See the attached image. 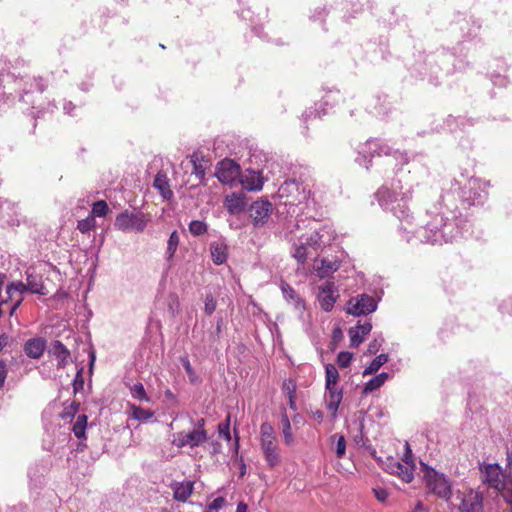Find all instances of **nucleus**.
<instances>
[{
  "mask_svg": "<svg viewBox=\"0 0 512 512\" xmlns=\"http://www.w3.org/2000/svg\"><path fill=\"white\" fill-rule=\"evenodd\" d=\"M489 182L477 177H469L461 187L457 179L451 180L449 190L441 195L440 211L437 212L424 227L417 230L420 241L432 245L452 243L464 237L471 228L467 215L461 209L467 210L472 206H482L488 199Z\"/></svg>",
  "mask_w": 512,
  "mask_h": 512,
  "instance_id": "obj_1",
  "label": "nucleus"
},
{
  "mask_svg": "<svg viewBox=\"0 0 512 512\" xmlns=\"http://www.w3.org/2000/svg\"><path fill=\"white\" fill-rule=\"evenodd\" d=\"M28 83L24 84L23 78L16 76L9 67L0 71V103H14L17 99L24 104L30 105L37 112H32L33 129L36 127V119L43 113L42 104L33 99V91L27 89Z\"/></svg>",
  "mask_w": 512,
  "mask_h": 512,
  "instance_id": "obj_2",
  "label": "nucleus"
},
{
  "mask_svg": "<svg viewBox=\"0 0 512 512\" xmlns=\"http://www.w3.org/2000/svg\"><path fill=\"white\" fill-rule=\"evenodd\" d=\"M379 206L393 213L400 220H407L411 215V209L407 197H400L395 190L388 188V183H383L374 194Z\"/></svg>",
  "mask_w": 512,
  "mask_h": 512,
  "instance_id": "obj_3",
  "label": "nucleus"
},
{
  "mask_svg": "<svg viewBox=\"0 0 512 512\" xmlns=\"http://www.w3.org/2000/svg\"><path fill=\"white\" fill-rule=\"evenodd\" d=\"M150 221V215L144 214L142 211L124 210L116 216L114 227L123 232L141 233Z\"/></svg>",
  "mask_w": 512,
  "mask_h": 512,
  "instance_id": "obj_4",
  "label": "nucleus"
},
{
  "mask_svg": "<svg viewBox=\"0 0 512 512\" xmlns=\"http://www.w3.org/2000/svg\"><path fill=\"white\" fill-rule=\"evenodd\" d=\"M425 468L424 479L427 488L438 497L449 500L452 496L451 485L444 474L438 473L432 467L422 463Z\"/></svg>",
  "mask_w": 512,
  "mask_h": 512,
  "instance_id": "obj_5",
  "label": "nucleus"
},
{
  "mask_svg": "<svg viewBox=\"0 0 512 512\" xmlns=\"http://www.w3.org/2000/svg\"><path fill=\"white\" fill-rule=\"evenodd\" d=\"M478 469L482 475L481 481L483 484L497 491L506 489V482L500 479L503 470L499 463L479 462Z\"/></svg>",
  "mask_w": 512,
  "mask_h": 512,
  "instance_id": "obj_6",
  "label": "nucleus"
},
{
  "mask_svg": "<svg viewBox=\"0 0 512 512\" xmlns=\"http://www.w3.org/2000/svg\"><path fill=\"white\" fill-rule=\"evenodd\" d=\"M240 165L233 159L225 158L219 161L214 176L222 184L233 186L240 175Z\"/></svg>",
  "mask_w": 512,
  "mask_h": 512,
  "instance_id": "obj_7",
  "label": "nucleus"
},
{
  "mask_svg": "<svg viewBox=\"0 0 512 512\" xmlns=\"http://www.w3.org/2000/svg\"><path fill=\"white\" fill-rule=\"evenodd\" d=\"M273 207L272 203L268 200H257L254 201L248 208L249 216L252 219V224L255 228L263 227L271 213Z\"/></svg>",
  "mask_w": 512,
  "mask_h": 512,
  "instance_id": "obj_8",
  "label": "nucleus"
},
{
  "mask_svg": "<svg viewBox=\"0 0 512 512\" xmlns=\"http://www.w3.org/2000/svg\"><path fill=\"white\" fill-rule=\"evenodd\" d=\"M347 305L346 312L355 317L371 314L377 309L374 297L365 293L359 295L355 303L353 299L349 300Z\"/></svg>",
  "mask_w": 512,
  "mask_h": 512,
  "instance_id": "obj_9",
  "label": "nucleus"
},
{
  "mask_svg": "<svg viewBox=\"0 0 512 512\" xmlns=\"http://www.w3.org/2000/svg\"><path fill=\"white\" fill-rule=\"evenodd\" d=\"M340 91L339 90H329L325 96L322 97V99L315 103L314 106H311L307 108L303 114L302 118L305 122H307L310 119H321V112L320 108L322 106H331L334 107L336 103L340 100Z\"/></svg>",
  "mask_w": 512,
  "mask_h": 512,
  "instance_id": "obj_10",
  "label": "nucleus"
},
{
  "mask_svg": "<svg viewBox=\"0 0 512 512\" xmlns=\"http://www.w3.org/2000/svg\"><path fill=\"white\" fill-rule=\"evenodd\" d=\"M370 112L377 117H387L393 111V102L388 94L377 93L370 103Z\"/></svg>",
  "mask_w": 512,
  "mask_h": 512,
  "instance_id": "obj_11",
  "label": "nucleus"
},
{
  "mask_svg": "<svg viewBox=\"0 0 512 512\" xmlns=\"http://www.w3.org/2000/svg\"><path fill=\"white\" fill-rule=\"evenodd\" d=\"M16 205L8 199L0 197V222L1 226L13 227L19 224Z\"/></svg>",
  "mask_w": 512,
  "mask_h": 512,
  "instance_id": "obj_12",
  "label": "nucleus"
},
{
  "mask_svg": "<svg viewBox=\"0 0 512 512\" xmlns=\"http://www.w3.org/2000/svg\"><path fill=\"white\" fill-rule=\"evenodd\" d=\"M335 292V284L334 282L327 281L324 285L319 287V296L318 300L320 303V307L325 312H330L335 302L337 301L338 295L334 294Z\"/></svg>",
  "mask_w": 512,
  "mask_h": 512,
  "instance_id": "obj_13",
  "label": "nucleus"
},
{
  "mask_svg": "<svg viewBox=\"0 0 512 512\" xmlns=\"http://www.w3.org/2000/svg\"><path fill=\"white\" fill-rule=\"evenodd\" d=\"M343 399V388L338 385H325L326 407L332 412V416H336L339 406Z\"/></svg>",
  "mask_w": 512,
  "mask_h": 512,
  "instance_id": "obj_14",
  "label": "nucleus"
},
{
  "mask_svg": "<svg viewBox=\"0 0 512 512\" xmlns=\"http://www.w3.org/2000/svg\"><path fill=\"white\" fill-rule=\"evenodd\" d=\"M261 450L263 452L267 466L272 469L281 463V456L276 444V440L261 441Z\"/></svg>",
  "mask_w": 512,
  "mask_h": 512,
  "instance_id": "obj_15",
  "label": "nucleus"
},
{
  "mask_svg": "<svg viewBox=\"0 0 512 512\" xmlns=\"http://www.w3.org/2000/svg\"><path fill=\"white\" fill-rule=\"evenodd\" d=\"M48 352L57 359V369H64L67 366L71 353L60 340H53Z\"/></svg>",
  "mask_w": 512,
  "mask_h": 512,
  "instance_id": "obj_16",
  "label": "nucleus"
},
{
  "mask_svg": "<svg viewBox=\"0 0 512 512\" xmlns=\"http://www.w3.org/2000/svg\"><path fill=\"white\" fill-rule=\"evenodd\" d=\"M224 206L231 215L243 212L247 206L245 194L233 192L227 195L224 200Z\"/></svg>",
  "mask_w": 512,
  "mask_h": 512,
  "instance_id": "obj_17",
  "label": "nucleus"
},
{
  "mask_svg": "<svg viewBox=\"0 0 512 512\" xmlns=\"http://www.w3.org/2000/svg\"><path fill=\"white\" fill-rule=\"evenodd\" d=\"M280 288L284 299L302 313L306 309L304 299L287 282L281 281Z\"/></svg>",
  "mask_w": 512,
  "mask_h": 512,
  "instance_id": "obj_18",
  "label": "nucleus"
},
{
  "mask_svg": "<svg viewBox=\"0 0 512 512\" xmlns=\"http://www.w3.org/2000/svg\"><path fill=\"white\" fill-rule=\"evenodd\" d=\"M210 254L213 263L217 266L224 264L228 259V245L225 238L210 243Z\"/></svg>",
  "mask_w": 512,
  "mask_h": 512,
  "instance_id": "obj_19",
  "label": "nucleus"
},
{
  "mask_svg": "<svg viewBox=\"0 0 512 512\" xmlns=\"http://www.w3.org/2000/svg\"><path fill=\"white\" fill-rule=\"evenodd\" d=\"M170 488L173 491V498L179 502L185 503L191 496L194 490V482L187 481H173L170 484Z\"/></svg>",
  "mask_w": 512,
  "mask_h": 512,
  "instance_id": "obj_20",
  "label": "nucleus"
},
{
  "mask_svg": "<svg viewBox=\"0 0 512 512\" xmlns=\"http://www.w3.org/2000/svg\"><path fill=\"white\" fill-rule=\"evenodd\" d=\"M190 162L193 165V173L199 179V184L202 186L207 185V180L205 177L206 166L209 163V160L206 159L205 156L199 154L198 152H194L189 156Z\"/></svg>",
  "mask_w": 512,
  "mask_h": 512,
  "instance_id": "obj_21",
  "label": "nucleus"
},
{
  "mask_svg": "<svg viewBox=\"0 0 512 512\" xmlns=\"http://www.w3.org/2000/svg\"><path fill=\"white\" fill-rule=\"evenodd\" d=\"M46 348V340L42 337L28 339L23 347V351L29 358L39 359Z\"/></svg>",
  "mask_w": 512,
  "mask_h": 512,
  "instance_id": "obj_22",
  "label": "nucleus"
},
{
  "mask_svg": "<svg viewBox=\"0 0 512 512\" xmlns=\"http://www.w3.org/2000/svg\"><path fill=\"white\" fill-rule=\"evenodd\" d=\"M482 492H475L469 498L462 499L459 505L460 512H484Z\"/></svg>",
  "mask_w": 512,
  "mask_h": 512,
  "instance_id": "obj_23",
  "label": "nucleus"
},
{
  "mask_svg": "<svg viewBox=\"0 0 512 512\" xmlns=\"http://www.w3.org/2000/svg\"><path fill=\"white\" fill-rule=\"evenodd\" d=\"M153 187L159 191L164 199L170 200L173 197V191L170 189L169 180L164 171L161 170L156 174Z\"/></svg>",
  "mask_w": 512,
  "mask_h": 512,
  "instance_id": "obj_24",
  "label": "nucleus"
},
{
  "mask_svg": "<svg viewBox=\"0 0 512 512\" xmlns=\"http://www.w3.org/2000/svg\"><path fill=\"white\" fill-rule=\"evenodd\" d=\"M26 281L28 286V292L32 294H38L45 296L47 295V290L42 283V277L35 273L26 272Z\"/></svg>",
  "mask_w": 512,
  "mask_h": 512,
  "instance_id": "obj_25",
  "label": "nucleus"
},
{
  "mask_svg": "<svg viewBox=\"0 0 512 512\" xmlns=\"http://www.w3.org/2000/svg\"><path fill=\"white\" fill-rule=\"evenodd\" d=\"M401 172V169H399L390 180H386L384 183H388V188L395 190L396 193L400 194V197H407L408 200H411L412 195L410 188L403 185L400 177Z\"/></svg>",
  "mask_w": 512,
  "mask_h": 512,
  "instance_id": "obj_26",
  "label": "nucleus"
},
{
  "mask_svg": "<svg viewBox=\"0 0 512 512\" xmlns=\"http://www.w3.org/2000/svg\"><path fill=\"white\" fill-rule=\"evenodd\" d=\"M365 146L373 156L392 155V148L380 139H369L366 141Z\"/></svg>",
  "mask_w": 512,
  "mask_h": 512,
  "instance_id": "obj_27",
  "label": "nucleus"
},
{
  "mask_svg": "<svg viewBox=\"0 0 512 512\" xmlns=\"http://www.w3.org/2000/svg\"><path fill=\"white\" fill-rule=\"evenodd\" d=\"M186 438L188 439L189 446L191 448L199 447L208 439V434L206 430H192L186 433Z\"/></svg>",
  "mask_w": 512,
  "mask_h": 512,
  "instance_id": "obj_28",
  "label": "nucleus"
},
{
  "mask_svg": "<svg viewBox=\"0 0 512 512\" xmlns=\"http://www.w3.org/2000/svg\"><path fill=\"white\" fill-rule=\"evenodd\" d=\"M179 243H180L179 233L176 230H174L170 234L169 239L167 241V248H166V252H165V259L167 262H170L173 259V257L175 256V253L177 251Z\"/></svg>",
  "mask_w": 512,
  "mask_h": 512,
  "instance_id": "obj_29",
  "label": "nucleus"
},
{
  "mask_svg": "<svg viewBox=\"0 0 512 512\" xmlns=\"http://www.w3.org/2000/svg\"><path fill=\"white\" fill-rule=\"evenodd\" d=\"M88 426V417L81 414L77 417L76 422L73 424L72 431L75 437L79 440L86 439V428Z\"/></svg>",
  "mask_w": 512,
  "mask_h": 512,
  "instance_id": "obj_30",
  "label": "nucleus"
},
{
  "mask_svg": "<svg viewBox=\"0 0 512 512\" xmlns=\"http://www.w3.org/2000/svg\"><path fill=\"white\" fill-rule=\"evenodd\" d=\"M281 424H282V432H283V436H284V442L286 445L290 446L294 442V437L291 432V423H290V420H289V417L287 415L285 408H282Z\"/></svg>",
  "mask_w": 512,
  "mask_h": 512,
  "instance_id": "obj_31",
  "label": "nucleus"
},
{
  "mask_svg": "<svg viewBox=\"0 0 512 512\" xmlns=\"http://www.w3.org/2000/svg\"><path fill=\"white\" fill-rule=\"evenodd\" d=\"M389 360L388 354H380L376 356L370 364L364 369L363 376L376 373Z\"/></svg>",
  "mask_w": 512,
  "mask_h": 512,
  "instance_id": "obj_32",
  "label": "nucleus"
},
{
  "mask_svg": "<svg viewBox=\"0 0 512 512\" xmlns=\"http://www.w3.org/2000/svg\"><path fill=\"white\" fill-rule=\"evenodd\" d=\"M48 87V79L43 76H34L29 83V87H27L28 90H32L33 94L38 93L41 95ZM33 99H35V95L32 96Z\"/></svg>",
  "mask_w": 512,
  "mask_h": 512,
  "instance_id": "obj_33",
  "label": "nucleus"
},
{
  "mask_svg": "<svg viewBox=\"0 0 512 512\" xmlns=\"http://www.w3.org/2000/svg\"><path fill=\"white\" fill-rule=\"evenodd\" d=\"M63 405L64 409L59 416L62 420L66 422H71L79 411L80 403L77 401H72L70 404H67L65 402Z\"/></svg>",
  "mask_w": 512,
  "mask_h": 512,
  "instance_id": "obj_34",
  "label": "nucleus"
},
{
  "mask_svg": "<svg viewBox=\"0 0 512 512\" xmlns=\"http://www.w3.org/2000/svg\"><path fill=\"white\" fill-rule=\"evenodd\" d=\"M393 467L396 469L394 474H397L404 482L409 483L413 480V471L415 467L404 466L401 462L393 464Z\"/></svg>",
  "mask_w": 512,
  "mask_h": 512,
  "instance_id": "obj_35",
  "label": "nucleus"
},
{
  "mask_svg": "<svg viewBox=\"0 0 512 512\" xmlns=\"http://www.w3.org/2000/svg\"><path fill=\"white\" fill-rule=\"evenodd\" d=\"M339 379L340 375L335 365L325 364V385H338Z\"/></svg>",
  "mask_w": 512,
  "mask_h": 512,
  "instance_id": "obj_36",
  "label": "nucleus"
},
{
  "mask_svg": "<svg viewBox=\"0 0 512 512\" xmlns=\"http://www.w3.org/2000/svg\"><path fill=\"white\" fill-rule=\"evenodd\" d=\"M130 409L132 410V417L139 421H146L154 416V412L152 410L144 409L135 404H131Z\"/></svg>",
  "mask_w": 512,
  "mask_h": 512,
  "instance_id": "obj_37",
  "label": "nucleus"
},
{
  "mask_svg": "<svg viewBox=\"0 0 512 512\" xmlns=\"http://www.w3.org/2000/svg\"><path fill=\"white\" fill-rule=\"evenodd\" d=\"M302 189V191L304 192V187H303V184L301 182H299L298 180L296 179H289V180H286L280 187L279 191L282 192V194H293L294 192H299V190Z\"/></svg>",
  "mask_w": 512,
  "mask_h": 512,
  "instance_id": "obj_38",
  "label": "nucleus"
},
{
  "mask_svg": "<svg viewBox=\"0 0 512 512\" xmlns=\"http://www.w3.org/2000/svg\"><path fill=\"white\" fill-rule=\"evenodd\" d=\"M332 441L336 440L335 453L341 459L346 454V439L342 434L335 433L331 436Z\"/></svg>",
  "mask_w": 512,
  "mask_h": 512,
  "instance_id": "obj_39",
  "label": "nucleus"
},
{
  "mask_svg": "<svg viewBox=\"0 0 512 512\" xmlns=\"http://www.w3.org/2000/svg\"><path fill=\"white\" fill-rule=\"evenodd\" d=\"M180 362L188 375L189 381L192 384H197L200 382V377L196 374L195 370L193 369L188 357H181Z\"/></svg>",
  "mask_w": 512,
  "mask_h": 512,
  "instance_id": "obj_40",
  "label": "nucleus"
},
{
  "mask_svg": "<svg viewBox=\"0 0 512 512\" xmlns=\"http://www.w3.org/2000/svg\"><path fill=\"white\" fill-rule=\"evenodd\" d=\"M109 212V206L104 200H98L93 203L90 215L95 217H105Z\"/></svg>",
  "mask_w": 512,
  "mask_h": 512,
  "instance_id": "obj_41",
  "label": "nucleus"
},
{
  "mask_svg": "<svg viewBox=\"0 0 512 512\" xmlns=\"http://www.w3.org/2000/svg\"><path fill=\"white\" fill-rule=\"evenodd\" d=\"M130 392H131L132 396L139 401H145V402L151 401V398L147 395L143 384L140 382L135 383L130 388Z\"/></svg>",
  "mask_w": 512,
  "mask_h": 512,
  "instance_id": "obj_42",
  "label": "nucleus"
},
{
  "mask_svg": "<svg viewBox=\"0 0 512 512\" xmlns=\"http://www.w3.org/2000/svg\"><path fill=\"white\" fill-rule=\"evenodd\" d=\"M208 231V225L204 221L193 220L189 223V232L193 236H202Z\"/></svg>",
  "mask_w": 512,
  "mask_h": 512,
  "instance_id": "obj_43",
  "label": "nucleus"
},
{
  "mask_svg": "<svg viewBox=\"0 0 512 512\" xmlns=\"http://www.w3.org/2000/svg\"><path fill=\"white\" fill-rule=\"evenodd\" d=\"M292 256L297 260L298 264H305L308 258L307 246L304 243L295 245Z\"/></svg>",
  "mask_w": 512,
  "mask_h": 512,
  "instance_id": "obj_44",
  "label": "nucleus"
},
{
  "mask_svg": "<svg viewBox=\"0 0 512 512\" xmlns=\"http://www.w3.org/2000/svg\"><path fill=\"white\" fill-rule=\"evenodd\" d=\"M95 226H96L95 218H93V216H91V215H89L85 219L79 220L77 223V229L83 234L90 232L92 229L95 228Z\"/></svg>",
  "mask_w": 512,
  "mask_h": 512,
  "instance_id": "obj_45",
  "label": "nucleus"
},
{
  "mask_svg": "<svg viewBox=\"0 0 512 512\" xmlns=\"http://www.w3.org/2000/svg\"><path fill=\"white\" fill-rule=\"evenodd\" d=\"M230 414L227 415L226 419L223 422L218 424V434L220 437L224 438L226 441L231 440L230 433Z\"/></svg>",
  "mask_w": 512,
  "mask_h": 512,
  "instance_id": "obj_46",
  "label": "nucleus"
},
{
  "mask_svg": "<svg viewBox=\"0 0 512 512\" xmlns=\"http://www.w3.org/2000/svg\"><path fill=\"white\" fill-rule=\"evenodd\" d=\"M297 384L292 378L285 379L282 383V391L287 397H296Z\"/></svg>",
  "mask_w": 512,
  "mask_h": 512,
  "instance_id": "obj_47",
  "label": "nucleus"
},
{
  "mask_svg": "<svg viewBox=\"0 0 512 512\" xmlns=\"http://www.w3.org/2000/svg\"><path fill=\"white\" fill-rule=\"evenodd\" d=\"M348 335L350 337L351 348H357L364 341V336L359 333L358 328H349Z\"/></svg>",
  "mask_w": 512,
  "mask_h": 512,
  "instance_id": "obj_48",
  "label": "nucleus"
},
{
  "mask_svg": "<svg viewBox=\"0 0 512 512\" xmlns=\"http://www.w3.org/2000/svg\"><path fill=\"white\" fill-rule=\"evenodd\" d=\"M261 441L276 440L274 428L269 422H264L260 426Z\"/></svg>",
  "mask_w": 512,
  "mask_h": 512,
  "instance_id": "obj_49",
  "label": "nucleus"
},
{
  "mask_svg": "<svg viewBox=\"0 0 512 512\" xmlns=\"http://www.w3.org/2000/svg\"><path fill=\"white\" fill-rule=\"evenodd\" d=\"M353 359V353L348 351H341L338 353L336 363L340 368H347L350 366Z\"/></svg>",
  "mask_w": 512,
  "mask_h": 512,
  "instance_id": "obj_50",
  "label": "nucleus"
},
{
  "mask_svg": "<svg viewBox=\"0 0 512 512\" xmlns=\"http://www.w3.org/2000/svg\"><path fill=\"white\" fill-rule=\"evenodd\" d=\"M382 386V383L375 377L371 378L363 387L361 391L362 397L367 396L373 391L379 389Z\"/></svg>",
  "mask_w": 512,
  "mask_h": 512,
  "instance_id": "obj_51",
  "label": "nucleus"
},
{
  "mask_svg": "<svg viewBox=\"0 0 512 512\" xmlns=\"http://www.w3.org/2000/svg\"><path fill=\"white\" fill-rule=\"evenodd\" d=\"M372 455L377 460V462L383 468L384 471L394 474L396 469L393 467V464H396L398 461H396L393 457H388L386 461H383L380 457L375 456V452Z\"/></svg>",
  "mask_w": 512,
  "mask_h": 512,
  "instance_id": "obj_52",
  "label": "nucleus"
},
{
  "mask_svg": "<svg viewBox=\"0 0 512 512\" xmlns=\"http://www.w3.org/2000/svg\"><path fill=\"white\" fill-rule=\"evenodd\" d=\"M216 307H217V301L214 298V296L212 295V293L206 294L205 301H204L205 314L208 316L212 315L215 312Z\"/></svg>",
  "mask_w": 512,
  "mask_h": 512,
  "instance_id": "obj_53",
  "label": "nucleus"
},
{
  "mask_svg": "<svg viewBox=\"0 0 512 512\" xmlns=\"http://www.w3.org/2000/svg\"><path fill=\"white\" fill-rule=\"evenodd\" d=\"M374 156L369 153V150L365 152H358L357 157L355 158L356 163L361 166H365L366 169H369L372 166V158Z\"/></svg>",
  "mask_w": 512,
  "mask_h": 512,
  "instance_id": "obj_54",
  "label": "nucleus"
},
{
  "mask_svg": "<svg viewBox=\"0 0 512 512\" xmlns=\"http://www.w3.org/2000/svg\"><path fill=\"white\" fill-rule=\"evenodd\" d=\"M83 370L84 368L83 367H80L78 370H77V373L74 377V380L72 382V386H73V393L74 394H77L78 392H80L81 390H83V387H84V377H83Z\"/></svg>",
  "mask_w": 512,
  "mask_h": 512,
  "instance_id": "obj_55",
  "label": "nucleus"
},
{
  "mask_svg": "<svg viewBox=\"0 0 512 512\" xmlns=\"http://www.w3.org/2000/svg\"><path fill=\"white\" fill-rule=\"evenodd\" d=\"M322 235L319 232H313L304 243L307 247L313 248L317 251L321 246Z\"/></svg>",
  "mask_w": 512,
  "mask_h": 512,
  "instance_id": "obj_56",
  "label": "nucleus"
},
{
  "mask_svg": "<svg viewBox=\"0 0 512 512\" xmlns=\"http://www.w3.org/2000/svg\"><path fill=\"white\" fill-rule=\"evenodd\" d=\"M338 269V266L326 259L321 260V267L319 268V274L321 276L327 275L329 273H333Z\"/></svg>",
  "mask_w": 512,
  "mask_h": 512,
  "instance_id": "obj_57",
  "label": "nucleus"
},
{
  "mask_svg": "<svg viewBox=\"0 0 512 512\" xmlns=\"http://www.w3.org/2000/svg\"><path fill=\"white\" fill-rule=\"evenodd\" d=\"M245 184V187L249 191H259L262 189L263 181L258 177L254 178L252 177L250 180H247L246 182H243Z\"/></svg>",
  "mask_w": 512,
  "mask_h": 512,
  "instance_id": "obj_58",
  "label": "nucleus"
},
{
  "mask_svg": "<svg viewBox=\"0 0 512 512\" xmlns=\"http://www.w3.org/2000/svg\"><path fill=\"white\" fill-rule=\"evenodd\" d=\"M402 461L407 464L408 466L415 467L414 461H413V453L412 449L408 442L405 443V452L402 457Z\"/></svg>",
  "mask_w": 512,
  "mask_h": 512,
  "instance_id": "obj_59",
  "label": "nucleus"
},
{
  "mask_svg": "<svg viewBox=\"0 0 512 512\" xmlns=\"http://www.w3.org/2000/svg\"><path fill=\"white\" fill-rule=\"evenodd\" d=\"M169 300H170V302L168 305V309H169V311L172 312V314H175V312L178 311V309L180 307L178 295L176 293H171L169 295Z\"/></svg>",
  "mask_w": 512,
  "mask_h": 512,
  "instance_id": "obj_60",
  "label": "nucleus"
},
{
  "mask_svg": "<svg viewBox=\"0 0 512 512\" xmlns=\"http://www.w3.org/2000/svg\"><path fill=\"white\" fill-rule=\"evenodd\" d=\"M329 14V10L327 9L326 6H323V7H320V8H317L314 12V14L311 16V18L316 21V20H324L325 17Z\"/></svg>",
  "mask_w": 512,
  "mask_h": 512,
  "instance_id": "obj_61",
  "label": "nucleus"
},
{
  "mask_svg": "<svg viewBox=\"0 0 512 512\" xmlns=\"http://www.w3.org/2000/svg\"><path fill=\"white\" fill-rule=\"evenodd\" d=\"M381 348V343L374 339L368 344L367 350L365 352L366 355H375Z\"/></svg>",
  "mask_w": 512,
  "mask_h": 512,
  "instance_id": "obj_62",
  "label": "nucleus"
},
{
  "mask_svg": "<svg viewBox=\"0 0 512 512\" xmlns=\"http://www.w3.org/2000/svg\"><path fill=\"white\" fill-rule=\"evenodd\" d=\"M226 500L224 497L222 496H219L217 498H215L209 505L207 508H209V510H218L220 508H222L225 504Z\"/></svg>",
  "mask_w": 512,
  "mask_h": 512,
  "instance_id": "obj_63",
  "label": "nucleus"
},
{
  "mask_svg": "<svg viewBox=\"0 0 512 512\" xmlns=\"http://www.w3.org/2000/svg\"><path fill=\"white\" fill-rule=\"evenodd\" d=\"M374 494L376 499L382 503H384L389 496V493L385 488L374 489Z\"/></svg>",
  "mask_w": 512,
  "mask_h": 512,
  "instance_id": "obj_64",
  "label": "nucleus"
}]
</instances>
